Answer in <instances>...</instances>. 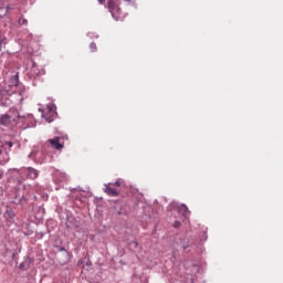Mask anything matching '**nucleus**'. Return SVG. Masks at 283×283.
Returning a JSON list of instances; mask_svg holds the SVG:
<instances>
[{
    "mask_svg": "<svg viewBox=\"0 0 283 283\" xmlns=\"http://www.w3.org/2000/svg\"><path fill=\"white\" fill-rule=\"evenodd\" d=\"M107 8L115 21H120L123 17V10H120V7L118 6V0H108Z\"/></svg>",
    "mask_w": 283,
    "mask_h": 283,
    "instance_id": "obj_1",
    "label": "nucleus"
},
{
    "mask_svg": "<svg viewBox=\"0 0 283 283\" xmlns=\"http://www.w3.org/2000/svg\"><path fill=\"white\" fill-rule=\"evenodd\" d=\"M17 118H19V113L17 111L10 112L0 117V124L8 127L9 125H12V123H15Z\"/></svg>",
    "mask_w": 283,
    "mask_h": 283,
    "instance_id": "obj_2",
    "label": "nucleus"
},
{
    "mask_svg": "<svg viewBox=\"0 0 283 283\" xmlns=\"http://www.w3.org/2000/svg\"><path fill=\"white\" fill-rule=\"evenodd\" d=\"M48 143L53 149H56V151H63V148L65 147V137H54L49 139Z\"/></svg>",
    "mask_w": 283,
    "mask_h": 283,
    "instance_id": "obj_3",
    "label": "nucleus"
},
{
    "mask_svg": "<svg viewBox=\"0 0 283 283\" xmlns=\"http://www.w3.org/2000/svg\"><path fill=\"white\" fill-rule=\"evenodd\" d=\"M113 187H114V184H107L105 185L104 191L107 196H111L112 198H116L118 197V190Z\"/></svg>",
    "mask_w": 283,
    "mask_h": 283,
    "instance_id": "obj_4",
    "label": "nucleus"
},
{
    "mask_svg": "<svg viewBox=\"0 0 283 283\" xmlns=\"http://www.w3.org/2000/svg\"><path fill=\"white\" fill-rule=\"evenodd\" d=\"M42 117L45 118L46 123H52V120H54V109L48 107L46 114L43 113Z\"/></svg>",
    "mask_w": 283,
    "mask_h": 283,
    "instance_id": "obj_5",
    "label": "nucleus"
},
{
    "mask_svg": "<svg viewBox=\"0 0 283 283\" xmlns=\"http://www.w3.org/2000/svg\"><path fill=\"white\" fill-rule=\"evenodd\" d=\"M27 176L31 180H36V178H39V171H36V169H34V168H28Z\"/></svg>",
    "mask_w": 283,
    "mask_h": 283,
    "instance_id": "obj_6",
    "label": "nucleus"
},
{
    "mask_svg": "<svg viewBox=\"0 0 283 283\" xmlns=\"http://www.w3.org/2000/svg\"><path fill=\"white\" fill-rule=\"evenodd\" d=\"M14 210H12V208L7 207V210L4 212V218H7V220H13L14 218Z\"/></svg>",
    "mask_w": 283,
    "mask_h": 283,
    "instance_id": "obj_7",
    "label": "nucleus"
},
{
    "mask_svg": "<svg viewBox=\"0 0 283 283\" xmlns=\"http://www.w3.org/2000/svg\"><path fill=\"white\" fill-rule=\"evenodd\" d=\"M39 74H41V71H39L36 64L33 63V66L31 67V76H39Z\"/></svg>",
    "mask_w": 283,
    "mask_h": 283,
    "instance_id": "obj_8",
    "label": "nucleus"
},
{
    "mask_svg": "<svg viewBox=\"0 0 283 283\" xmlns=\"http://www.w3.org/2000/svg\"><path fill=\"white\" fill-rule=\"evenodd\" d=\"M180 211H182V216H187V213H189V208H187L185 205H181Z\"/></svg>",
    "mask_w": 283,
    "mask_h": 283,
    "instance_id": "obj_9",
    "label": "nucleus"
},
{
    "mask_svg": "<svg viewBox=\"0 0 283 283\" xmlns=\"http://www.w3.org/2000/svg\"><path fill=\"white\" fill-rule=\"evenodd\" d=\"M90 50H91V52H96L97 46H96V44H95L94 42H92V43L90 44Z\"/></svg>",
    "mask_w": 283,
    "mask_h": 283,
    "instance_id": "obj_10",
    "label": "nucleus"
},
{
    "mask_svg": "<svg viewBox=\"0 0 283 283\" xmlns=\"http://www.w3.org/2000/svg\"><path fill=\"white\" fill-rule=\"evenodd\" d=\"M19 23H20V25H28V20H25V19H20V20H19Z\"/></svg>",
    "mask_w": 283,
    "mask_h": 283,
    "instance_id": "obj_11",
    "label": "nucleus"
},
{
    "mask_svg": "<svg viewBox=\"0 0 283 283\" xmlns=\"http://www.w3.org/2000/svg\"><path fill=\"white\" fill-rule=\"evenodd\" d=\"M13 81H14V85H19V75H15L13 77Z\"/></svg>",
    "mask_w": 283,
    "mask_h": 283,
    "instance_id": "obj_12",
    "label": "nucleus"
},
{
    "mask_svg": "<svg viewBox=\"0 0 283 283\" xmlns=\"http://www.w3.org/2000/svg\"><path fill=\"white\" fill-rule=\"evenodd\" d=\"M113 185H115V187H120V185H123V181L117 180V181H115V184H113Z\"/></svg>",
    "mask_w": 283,
    "mask_h": 283,
    "instance_id": "obj_13",
    "label": "nucleus"
},
{
    "mask_svg": "<svg viewBox=\"0 0 283 283\" xmlns=\"http://www.w3.org/2000/svg\"><path fill=\"white\" fill-rule=\"evenodd\" d=\"M174 227H175V229H179L180 228V222L179 221H175Z\"/></svg>",
    "mask_w": 283,
    "mask_h": 283,
    "instance_id": "obj_14",
    "label": "nucleus"
},
{
    "mask_svg": "<svg viewBox=\"0 0 283 283\" xmlns=\"http://www.w3.org/2000/svg\"><path fill=\"white\" fill-rule=\"evenodd\" d=\"M99 6H105L106 0H97Z\"/></svg>",
    "mask_w": 283,
    "mask_h": 283,
    "instance_id": "obj_15",
    "label": "nucleus"
},
{
    "mask_svg": "<svg viewBox=\"0 0 283 283\" xmlns=\"http://www.w3.org/2000/svg\"><path fill=\"white\" fill-rule=\"evenodd\" d=\"M135 247H138V242H134Z\"/></svg>",
    "mask_w": 283,
    "mask_h": 283,
    "instance_id": "obj_16",
    "label": "nucleus"
}]
</instances>
